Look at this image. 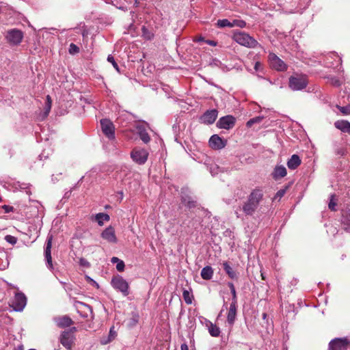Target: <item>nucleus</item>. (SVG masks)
<instances>
[{
    "label": "nucleus",
    "mask_w": 350,
    "mask_h": 350,
    "mask_svg": "<svg viewBox=\"0 0 350 350\" xmlns=\"http://www.w3.org/2000/svg\"><path fill=\"white\" fill-rule=\"evenodd\" d=\"M266 200L265 191L263 187H256L252 189L242 205V211L246 216H252L256 210Z\"/></svg>",
    "instance_id": "f257e3e1"
},
{
    "label": "nucleus",
    "mask_w": 350,
    "mask_h": 350,
    "mask_svg": "<svg viewBox=\"0 0 350 350\" xmlns=\"http://www.w3.org/2000/svg\"><path fill=\"white\" fill-rule=\"evenodd\" d=\"M232 38L237 43L247 48L254 49L259 45L255 38L243 31L234 32Z\"/></svg>",
    "instance_id": "f03ea898"
},
{
    "label": "nucleus",
    "mask_w": 350,
    "mask_h": 350,
    "mask_svg": "<svg viewBox=\"0 0 350 350\" xmlns=\"http://www.w3.org/2000/svg\"><path fill=\"white\" fill-rule=\"evenodd\" d=\"M111 284L117 291L121 293L123 296L129 294V284L121 275L116 274L111 280Z\"/></svg>",
    "instance_id": "7ed1b4c3"
},
{
    "label": "nucleus",
    "mask_w": 350,
    "mask_h": 350,
    "mask_svg": "<svg viewBox=\"0 0 350 350\" xmlns=\"http://www.w3.org/2000/svg\"><path fill=\"white\" fill-rule=\"evenodd\" d=\"M308 84V79L304 75L291 76L288 79V86L293 91H301Z\"/></svg>",
    "instance_id": "20e7f679"
},
{
    "label": "nucleus",
    "mask_w": 350,
    "mask_h": 350,
    "mask_svg": "<svg viewBox=\"0 0 350 350\" xmlns=\"http://www.w3.org/2000/svg\"><path fill=\"white\" fill-rule=\"evenodd\" d=\"M148 152L146 150L141 148H135L131 152L132 160L138 165H144L148 160Z\"/></svg>",
    "instance_id": "39448f33"
},
{
    "label": "nucleus",
    "mask_w": 350,
    "mask_h": 350,
    "mask_svg": "<svg viewBox=\"0 0 350 350\" xmlns=\"http://www.w3.org/2000/svg\"><path fill=\"white\" fill-rule=\"evenodd\" d=\"M26 304L27 297L25 294L21 292H17L14 295L10 306L13 308L14 310L21 312L24 309Z\"/></svg>",
    "instance_id": "423d86ee"
},
{
    "label": "nucleus",
    "mask_w": 350,
    "mask_h": 350,
    "mask_svg": "<svg viewBox=\"0 0 350 350\" xmlns=\"http://www.w3.org/2000/svg\"><path fill=\"white\" fill-rule=\"evenodd\" d=\"M350 345V340L346 338H336L329 343V350H347Z\"/></svg>",
    "instance_id": "0eeeda50"
},
{
    "label": "nucleus",
    "mask_w": 350,
    "mask_h": 350,
    "mask_svg": "<svg viewBox=\"0 0 350 350\" xmlns=\"http://www.w3.org/2000/svg\"><path fill=\"white\" fill-rule=\"evenodd\" d=\"M269 62L270 66L278 71H285L287 69V66L283 60L278 57L274 53H269Z\"/></svg>",
    "instance_id": "6e6552de"
},
{
    "label": "nucleus",
    "mask_w": 350,
    "mask_h": 350,
    "mask_svg": "<svg viewBox=\"0 0 350 350\" xmlns=\"http://www.w3.org/2000/svg\"><path fill=\"white\" fill-rule=\"evenodd\" d=\"M236 122V119L234 116L228 115L221 117L219 119L217 122V126L219 129H232Z\"/></svg>",
    "instance_id": "1a4fd4ad"
},
{
    "label": "nucleus",
    "mask_w": 350,
    "mask_h": 350,
    "mask_svg": "<svg viewBox=\"0 0 350 350\" xmlns=\"http://www.w3.org/2000/svg\"><path fill=\"white\" fill-rule=\"evenodd\" d=\"M23 38V32L20 30L12 29L8 32L6 38L12 44H18Z\"/></svg>",
    "instance_id": "9d476101"
},
{
    "label": "nucleus",
    "mask_w": 350,
    "mask_h": 350,
    "mask_svg": "<svg viewBox=\"0 0 350 350\" xmlns=\"http://www.w3.org/2000/svg\"><path fill=\"white\" fill-rule=\"evenodd\" d=\"M74 340L75 336L72 334V332L64 331L61 334L60 342L68 350H71Z\"/></svg>",
    "instance_id": "9b49d317"
},
{
    "label": "nucleus",
    "mask_w": 350,
    "mask_h": 350,
    "mask_svg": "<svg viewBox=\"0 0 350 350\" xmlns=\"http://www.w3.org/2000/svg\"><path fill=\"white\" fill-rule=\"evenodd\" d=\"M53 236L49 234L46 239V246L44 249V256L46 261L47 267L49 269H53L52 257H51V247H52Z\"/></svg>",
    "instance_id": "f8f14e48"
},
{
    "label": "nucleus",
    "mask_w": 350,
    "mask_h": 350,
    "mask_svg": "<svg viewBox=\"0 0 350 350\" xmlns=\"http://www.w3.org/2000/svg\"><path fill=\"white\" fill-rule=\"evenodd\" d=\"M218 111L217 109L207 110L200 117L201 122L206 124H212L217 118Z\"/></svg>",
    "instance_id": "ddd939ff"
},
{
    "label": "nucleus",
    "mask_w": 350,
    "mask_h": 350,
    "mask_svg": "<svg viewBox=\"0 0 350 350\" xmlns=\"http://www.w3.org/2000/svg\"><path fill=\"white\" fill-rule=\"evenodd\" d=\"M226 145V141L217 135H213L209 139V146L215 150H220Z\"/></svg>",
    "instance_id": "4468645a"
},
{
    "label": "nucleus",
    "mask_w": 350,
    "mask_h": 350,
    "mask_svg": "<svg viewBox=\"0 0 350 350\" xmlns=\"http://www.w3.org/2000/svg\"><path fill=\"white\" fill-rule=\"evenodd\" d=\"M135 129L140 139L144 144H148L150 141V137L146 131L145 124L144 123H139L136 125Z\"/></svg>",
    "instance_id": "2eb2a0df"
},
{
    "label": "nucleus",
    "mask_w": 350,
    "mask_h": 350,
    "mask_svg": "<svg viewBox=\"0 0 350 350\" xmlns=\"http://www.w3.org/2000/svg\"><path fill=\"white\" fill-rule=\"evenodd\" d=\"M75 306L80 315L84 318L88 317V316L92 314V308L90 306L83 302L77 301Z\"/></svg>",
    "instance_id": "dca6fc26"
},
{
    "label": "nucleus",
    "mask_w": 350,
    "mask_h": 350,
    "mask_svg": "<svg viewBox=\"0 0 350 350\" xmlns=\"http://www.w3.org/2000/svg\"><path fill=\"white\" fill-rule=\"evenodd\" d=\"M237 304L230 303L227 315V323L231 327L234 325L237 317Z\"/></svg>",
    "instance_id": "f3484780"
},
{
    "label": "nucleus",
    "mask_w": 350,
    "mask_h": 350,
    "mask_svg": "<svg viewBox=\"0 0 350 350\" xmlns=\"http://www.w3.org/2000/svg\"><path fill=\"white\" fill-rule=\"evenodd\" d=\"M181 202L189 208H194L197 206V201L193 198L184 191L181 192Z\"/></svg>",
    "instance_id": "a211bd4d"
},
{
    "label": "nucleus",
    "mask_w": 350,
    "mask_h": 350,
    "mask_svg": "<svg viewBox=\"0 0 350 350\" xmlns=\"http://www.w3.org/2000/svg\"><path fill=\"white\" fill-rule=\"evenodd\" d=\"M223 269L230 279L234 280L239 279V273L230 265L228 262L226 261L223 263Z\"/></svg>",
    "instance_id": "6ab92c4d"
},
{
    "label": "nucleus",
    "mask_w": 350,
    "mask_h": 350,
    "mask_svg": "<svg viewBox=\"0 0 350 350\" xmlns=\"http://www.w3.org/2000/svg\"><path fill=\"white\" fill-rule=\"evenodd\" d=\"M287 174L286 169L283 165H278L272 173L273 178L275 180L284 177Z\"/></svg>",
    "instance_id": "aec40b11"
},
{
    "label": "nucleus",
    "mask_w": 350,
    "mask_h": 350,
    "mask_svg": "<svg viewBox=\"0 0 350 350\" xmlns=\"http://www.w3.org/2000/svg\"><path fill=\"white\" fill-rule=\"evenodd\" d=\"M301 163L300 157L297 154H293L287 161V166L290 170H295Z\"/></svg>",
    "instance_id": "412c9836"
},
{
    "label": "nucleus",
    "mask_w": 350,
    "mask_h": 350,
    "mask_svg": "<svg viewBox=\"0 0 350 350\" xmlns=\"http://www.w3.org/2000/svg\"><path fill=\"white\" fill-rule=\"evenodd\" d=\"M334 126L343 133L350 135V122L347 120H338L335 122Z\"/></svg>",
    "instance_id": "4be33fe9"
},
{
    "label": "nucleus",
    "mask_w": 350,
    "mask_h": 350,
    "mask_svg": "<svg viewBox=\"0 0 350 350\" xmlns=\"http://www.w3.org/2000/svg\"><path fill=\"white\" fill-rule=\"evenodd\" d=\"M206 326L208 327V330L211 336L217 337L220 334V329L216 325L212 323L210 321L206 320Z\"/></svg>",
    "instance_id": "5701e85b"
},
{
    "label": "nucleus",
    "mask_w": 350,
    "mask_h": 350,
    "mask_svg": "<svg viewBox=\"0 0 350 350\" xmlns=\"http://www.w3.org/2000/svg\"><path fill=\"white\" fill-rule=\"evenodd\" d=\"M56 323L59 327H66L73 324L72 320L68 316H64L56 319Z\"/></svg>",
    "instance_id": "b1692460"
},
{
    "label": "nucleus",
    "mask_w": 350,
    "mask_h": 350,
    "mask_svg": "<svg viewBox=\"0 0 350 350\" xmlns=\"http://www.w3.org/2000/svg\"><path fill=\"white\" fill-rule=\"evenodd\" d=\"M200 275L204 280H211L213 275V269L211 266H206L202 269Z\"/></svg>",
    "instance_id": "393cba45"
},
{
    "label": "nucleus",
    "mask_w": 350,
    "mask_h": 350,
    "mask_svg": "<svg viewBox=\"0 0 350 350\" xmlns=\"http://www.w3.org/2000/svg\"><path fill=\"white\" fill-rule=\"evenodd\" d=\"M111 262L116 265V269L118 272H122L124 271L125 264L122 260L113 256L111 258Z\"/></svg>",
    "instance_id": "a878e982"
},
{
    "label": "nucleus",
    "mask_w": 350,
    "mask_h": 350,
    "mask_svg": "<svg viewBox=\"0 0 350 350\" xmlns=\"http://www.w3.org/2000/svg\"><path fill=\"white\" fill-rule=\"evenodd\" d=\"M94 220L96 221L100 226H102L104 225L105 221H109V215L100 213L94 216Z\"/></svg>",
    "instance_id": "bb28decb"
},
{
    "label": "nucleus",
    "mask_w": 350,
    "mask_h": 350,
    "mask_svg": "<svg viewBox=\"0 0 350 350\" xmlns=\"http://www.w3.org/2000/svg\"><path fill=\"white\" fill-rule=\"evenodd\" d=\"M100 125L103 133L107 138H109V120L106 118L100 120Z\"/></svg>",
    "instance_id": "cd10ccee"
},
{
    "label": "nucleus",
    "mask_w": 350,
    "mask_h": 350,
    "mask_svg": "<svg viewBox=\"0 0 350 350\" xmlns=\"http://www.w3.org/2000/svg\"><path fill=\"white\" fill-rule=\"evenodd\" d=\"M325 79H327L328 83L335 87L340 86L344 81V79H340V78L332 75L327 76L325 77Z\"/></svg>",
    "instance_id": "c85d7f7f"
},
{
    "label": "nucleus",
    "mask_w": 350,
    "mask_h": 350,
    "mask_svg": "<svg viewBox=\"0 0 350 350\" xmlns=\"http://www.w3.org/2000/svg\"><path fill=\"white\" fill-rule=\"evenodd\" d=\"M288 189V185H286V186L284 187L283 188L280 189V190H278L276 192V193L275 194V196H273L272 200L273 201H275V200L280 201V199L284 196V194L286 193Z\"/></svg>",
    "instance_id": "c756f323"
},
{
    "label": "nucleus",
    "mask_w": 350,
    "mask_h": 350,
    "mask_svg": "<svg viewBox=\"0 0 350 350\" xmlns=\"http://www.w3.org/2000/svg\"><path fill=\"white\" fill-rule=\"evenodd\" d=\"M341 222L345 230L350 232V215L342 216Z\"/></svg>",
    "instance_id": "7c9ffc66"
},
{
    "label": "nucleus",
    "mask_w": 350,
    "mask_h": 350,
    "mask_svg": "<svg viewBox=\"0 0 350 350\" xmlns=\"http://www.w3.org/2000/svg\"><path fill=\"white\" fill-rule=\"evenodd\" d=\"M142 36L148 40H150L154 38V34L152 31H149L145 26L142 27Z\"/></svg>",
    "instance_id": "2f4dec72"
},
{
    "label": "nucleus",
    "mask_w": 350,
    "mask_h": 350,
    "mask_svg": "<svg viewBox=\"0 0 350 350\" xmlns=\"http://www.w3.org/2000/svg\"><path fill=\"white\" fill-rule=\"evenodd\" d=\"M227 285L230 288V292H231V294L232 296L231 303L237 304V293H236L235 287H234L233 283L231 282H228Z\"/></svg>",
    "instance_id": "473e14b6"
},
{
    "label": "nucleus",
    "mask_w": 350,
    "mask_h": 350,
    "mask_svg": "<svg viewBox=\"0 0 350 350\" xmlns=\"http://www.w3.org/2000/svg\"><path fill=\"white\" fill-rule=\"evenodd\" d=\"M217 27L220 28L224 27H232V21H228V19H219L217 22Z\"/></svg>",
    "instance_id": "72a5a7b5"
},
{
    "label": "nucleus",
    "mask_w": 350,
    "mask_h": 350,
    "mask_svg": "<svg viewBox=\"0 0 350 350\" xmlns=\"http://www.w3.org/2000/svg\"><path fill=\"white\" fill-rule=\"evenodd\" d=\"M183 297L186 304H192L193 295L189 291L184 290L183 292Z\"/></svg>",
    "instance_id": "f704fd0d"
},
{
    "label": "nucleus",
    "mask_w": 350,
    "mask_h": 350,
    "mask_svg": "<svg viewBox=\"0 0 350 350\" xmlns=\"http://www.w3.org/2000/svg\"><path fill=\"white\" fill-rule=\"evenodd\" d=\"M254 68L256 72H258V77H262V76L260 75L264 74V67H263L262 64L260 62H256L254 64Z\"/></svg>",
    "instance_id": "c9c22d12"
},
{
    "label": "nucleus",
    "mask_w": 350,
    "mask_h": 350,
    "mask_svg": "<svg viewBox=\"0 0 350 350\" xmlns=\"http://www.w3.org/2000/svg\"><path fill=\"white\" fill-rule=\"evenodd\" d=\"M246 26V22L241 19H234L232 21V27H238L240 28H244Z\"/></svg>",
    "instance_id": "e433bc0d"
},
{
    "label": "nucleus",
    "mask_w": 350,
    "mask_h": 350,
    "mask_svg": "<svg viewBox=\"0 0 350 350\" xmlns=\"http://www.w3.org/2000/svg\"><path fill=\"white\" fill-rule=\"evenodd\" d=\"M262 118H263L261 116L253 118L247 122L246 126L247 127H251L254 124L260 122Z\"/></svg>",
    "instance_id": "4c0bfd02"
},
{
    "label": "nucleus",
    "mask_w": 350,
    "mask_h": 350,
    "mask_svg": "<svg viewBox=\"0 0 350 350\" xmlns=\"http://www.w3.org/2000/svg\"><path fill=\"white\" fill-rule=\"evenodd\" d=\"M51 108V99L50 96H46V102L44 107L45 113L46 115H48Z\"/></svg>",
    "instance_id": "58836bf2"
},
{
    "label": "nucleus",
    "mask_w": 350,
    "mask_h": 350,
    "mask_svg": "<svg viewBox=\"0 0 350 350\" xmlns=\"http://www.w3.org/2000/svg\"><path fill=\"white\" fill-rule=\"evenodd\" d=\"M79 52V48L75 44L71 43L69 46V53L72 55Z\"/></svg>",
    "instance_id": "ea45409f"
},
{
    "label": "nucleus",
    "mask_w": 350,
    "mask_h": 350,
    "mask_svg": "<svg viewBox=\"0 0 350 350\" xmlns=\"http://www.w3.org/2000/svg\"><path fill=\"white\" fill-rule=\"evenodd\" d=\"M329 58H331V59H334V60H336V59H338V62L340 64L341 62H342V59H341V57H340L335 52H332L330 53H329L327 56H326V59L327 60L329 59Z\"/></svg>",
    "instance_id": "a19ab883"
},
{
    "label": "nucleus",
    "mask_w": 350,
    "mask_h": 350,
    "mask_svg": "<svg viewBox=\"0 0 350 350\" xmlns=\"http://www.w3.org/2000/svg\"><path fill=\"white\" fill-rule=\"evenodd\" d=\"M5 240L8 243H10V244H12V245H14V244H16V242H17V239H16V237H14V236H12V235H6V236L5 237Z\"/></svg>",
    "instance_id": "79ce46f5"
},
{
    "label": "nucleus",
    "mask_w": 350,
    "mask_h": 350,
    "mask_svg": "<svg viewBox=\"0 0 350 350\" xmlns=\"http://www.w3.org/2000/svg\"><path fill=\"white\" fill-rule=\"evenodd\" d=\"M336 206V203L334 201V195H331L330 196V200L328 204V207L332 211H335V207Z\"/></svg>",
    "instance_id": "37998d69"
},
{
    "label": "nucleus",
    "mask_w": 350,
    "mask_h": 350,
    "mask_svg": "<svg viewBox=\"0 0 350 350\" xmlns=\"http://www.w3.org/2000/svg\"><path fill=\"white\" fill-rule=\"evenodd\" d=\"M335 153L339 156H345L347 154V150L343 147H338L335 150Z\"/></svg>",
    "instance_id": "c03bdc74"
},
{
    "label": "nucleus",
    "mask_w": 350,
    "mask_h": 350,
    "mask_svg": "<svg viewBox=\"0 0 350 350\" xmlns=\"http://www.w3.org/2000/svg\"><path fill=\"white\" fill-rule=\"evenodd\" d=\"M218 170L219 167L215 164L211 165V166L209 167L210 172L213 176L217 174Z\"/></svg>",
    "instance_id": "a18cd8bd"
},
{
    "label": "nucleus",
    "mask_w": 350,
    "mask_h": 350,
    "mask_svg": "<svg viewBox=\"0 0 350 350\" xmlns=\"http://www.w3.org/2000/svg\"><path fill=\"white\" fill-rule=\"evenodd\" d=\"M111 64L113 66V67L116 70V71L118 73H121V70L118 65L117 62L114 60L113 57L111 56Z\"/></svg>",
    "instance_id": "49530a36"
},
{
    "label": "nucleus",
    "mask_w": 350,
    "mask_h": 350,
    "mask_svg": "<svg viewBox=\"0 0 350 350\" xmlns=\"http://www.w3.org/2000/svg\"><path fill=\"white\" fill-rule=\"evenodd\" d=\"M211 65L217 66V67H220L222 69H224L222 63L217 59H213L212 62L211 63Z\"/></svg>",
    "instance_id": "de8ad7c7"
},
{
    "label": "nucleus",
    "mask_w": 350,
    "mask_h": 350,
    "mask_svg": "<svg viewBox=\"0 0 350 350\" xmlns=\"http://www.w3.org/2000/svg\"><path fill=\"white\" fill-rule=\"evenodd\" d=\"M120 106L118 104H115L114 101L111 100V111L114 110L116 112H118V113H120Z\"/></svg>",
    "instance_id": "09e8293b"
},
{
    "label": "nucleus",
    "mask_w": 350,
    "mask_h": 350,
    "mask_svg": "<svg viewBox=\"0 0 350 350\" xmlns=\"http://www.w3.org/2000/svg\"><path fill=\"white\" fill-rule=\"evenodd\" d=\"M101 236L103 239L109 240V228H107L101 234Z\"/></svg>",
    "instance_id": "8fccbe9b"
},
{
    "label": "nucleus",
    "mask_w": 350,
    "mask_h": 350,
    "mask_svg": "<svg viewBox=\"0 0 350 350\" xmlns=\"http://www.w3.org/2000/svg\"><path fill=\"white\" fill-rule=\"evenodd\" d=\"M339 109L344 114L347 115L350 113V106L340 107Z\"/></svg>",
    "instance_id": "3c124183"
},
{
    "label": "nucleus",
    "mask_w": 350,
    "mask_h": 350,
    "mask_svg": "<svg viewBox=\"0 0 350 350\" xmlns=\"http://www.w3.org/2000/svg\"><path fill=\"white\" fill-rule=\"evenodd\" d=\"M115 125L111 122V140L115 138Z\"/></svg>",
    "instance_id": "603ef678"
},
{
    "label": "nucleus",
    "mask_w": 350,
    "mask_h": 350,
    "mask_svg": "<svg viewBox=\"0 0 350 350\" xmlns=\"http://www.w3.org/2000/svg\"><path fill=\"white\" fill-rule=\"evenodd\" d=\"M124 115H125L124 112V111H122V112L120 113V116H118V117H117V118H116V121H115L116 124H123V122H122V117L123 116H124Z\"/></svg>",
    "instance_id": "864d4df0"
},
{
    "label": "nucleus",
    "mask_w": 350,
    "mask_h": 350,
    "mask_svg": "<svg viewBox=\"0 0 350 350\" xmlns=\"http://www.w3.org/2000/svg\"><path fill=\"white\" fill-rule=\"evenodd\" d=\"M116 241H117V239H116V237L115 235L114 230L111 227V242L116 243Z\"/></svg>",
    "instance_id": "5fc2aeb1"
},
{
    "label": "nucleus",
    "mask_w": 350,
    "mask_h": 350,
    "mask_svg": "<svg viewBox=\"0 0 350 350\" xmlns=\"http://www.w3.org/2000/svg\"><path fill=\"white\" fill-rule=\"evenodd\" d=\"M3 208L5 210L6 213H10L13 211V207L8 205H4L3 206Z\"/></svg>",
    "instance_id": "6e6d98bb"
},
{
    "label": "nucleus",
    "mask_w": 350,
    "mask_h": 350,
    "mask_svg": "<svg viewBox=\"0 0 350 350\" xmlns=\"http://www.w3.org/2000/svg\"><path fill=\"white\" fill-rule=\"evenodd\" d=\"M124 194L122 191H120L116 195L117 200L119 202H121V200L123 199Z\"/></svg>",
    "instance_id": "4d7b16f0"
},
{
    "label": "nucleus",
    "mask_w": 350,
    "mask_h": 350,
    "mask_svg": "<svg viewBox=\"0 0 350 350\" xmlns=\"http://www.w3.org/2000/svg\"><path fill=\"white\" fill-rule=\"evenodd\" d=\"M330 61H331V58H329L328 60L326 59V62H325V66L326 67H332L334 65V63Z\"/></svg>",
    "instance_id": "13d9d810"
},
{
    "label": "nucleus",
    "mask_w": 350,
    "mask_h": 350,
    "mask_svg": "<svg viewBox=\"0 0 350 350\" xmlns=\"http://www.w3.org/2000/svg\"><path fill=\"white\" fill-rule=\"evenodd\" d=\"M205 42H206V43H207L208 45H211V46H215L217 45V42L214 40H207Z\"/></svg>",
    "instance_id": "bf43d9fd"
},
{
    "label": "nucleus",
    "mask_w": 350,
    "mask_h": 350,
    "mask_svg": "<svg viewBox=\"0 0 350 350\" xmlns=\"http://www.w3.org/2000/svg\"><path fill=\"white\" fill-rule=\"evenodd\" d=\"M181 350H189L188 346L186 343H183L180 346Z\"/></svg>",
    "instance_id": "052dcab7"
},
{
    "label": "nucleus",
    "mask_w": 350,
    "mask_h": 350,
    "mask_svg": "<svg viewBox=\"0 0 350 350\" xmlns=\"http://www.w3.org/2000/svg\"><path fill=\"white\" fill-rule=\"evenodd\" d=\"M77 331V329L75 327H72L68 330H66L65 332H72V334H74V333Z\"/></svg>",
    "instance_id": "680f3d73"
},
{
    "label": "nucleus",
    "mask_w": 350,
    "mask_h": 350,
    "mask_svg": "<svg viewBox=\"0 0 350 350\" xmlns=\"http://www.w3.org/2000/svg\"><path fill=\"white\" fill-rule=\"evenodd\" d=\"M115 337V332L112 330V328L111 327V340Z\"/></svg>",
    "instance_id": "e2e57ef3"
},
{
    "label": "nucleus",
    "mask_w": 350,
    "mask_h": 350,
    "mask_svg": "<svg viewBox=\"0 0 350 350\" xmlns=\"http://www.w3.org/2000/svg\"><path fill=\"white\" fill-rule=\"evenodd\" d=\"M14 350H24L23 345H19L14 349Z\"/></svg>",
    "instance_id": "0e129e2a"
},
{
    "label": "nucleus",
    "mask_w": 350,
    "mask_h": 350,
    "mask_svg": "<svg viewBox=\"0 0 350 350\" xmlns=\"http://www.w3.org/2000/svg\"><path fill=\"white\" fill-rule=\"evenodd\" d=\"M109 336H108L107 340H102V341H101V342H102V344L105 345V344H107V343L109 342Z\"/></svg>",
    "instance_id": "69168bd1"
},
{
    "label": "nucleus",
    "mask_w": 350,
    "mask_h": 350,
    "mask_svg": "<svg viewBox=\"0 0 350 350\" xmlns=\"http://www.w3.org/2000/svg\"><path fill=\"white\" fill-rule=\"evenodd\" d=\"M138 3H139L138 1H137V0H135V6H137V5H138Z\"/></svg>",
    "instance_id": "338daca9"
},
{
    "label": "nucleus",
    "mask_w": 350,
    "mask_h": 350,
    "mask_svg": "<svg viewBox=\"0 0 350 350\" xmlns=\"http://www.w3.org/2000/svg\"><path fill=\"white\" fill-rule=\"evenodd\" d=\"M198 40V41H204V38L200 37Z\"/></svg>",
    "instance_id": "774afa93"
}]
</instances>
